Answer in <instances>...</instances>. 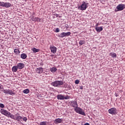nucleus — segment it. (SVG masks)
<instances>
[{
    "mask_svg": "<svg viewBox=\"0 0 125 125\" xmlns=\"http://www.w3.org/2000/svg\"><path fill=\"white\" fill-rule=\"evenodd\" d=\"M33 21H37V22H41V18L33 17L32 18Z\"/></svg>",
    "mask_w": 125,
    "mask_h": 125,
    "instance_id": "18",
    "label": "nucleus"
},
{
    "mask_svg": "<svg viewBox=\"0 0 125 125\" xmlns=\"http://www.w3.org/2000/svg\"><path fill=\"white\" fill-rule=\"evenodd\" d=\"M95 30H96V31H97V32L100 33V32H102V31H103V27H102V26L96 27Z\"/></svg>",
    "mask_w": 125,
    "mask_h": 125,
    "instance_id": "17",
    "label": "nucleus"
},
{
    "mask_svg": "<svg viewBox=\"0 0 125 125\" xmlns=\"http://www.w3.org/2000/svg\"><path fill=\"white\" fill-rule=\"evenodd\" d=\"M10 6H11V3L9 2H4V4H3V7L8 8V7H10Z\"/></svg>",
    "mask_w": 125,
    "mask_h": 125,
    "instance_id": "15",
    "label": "nucleus"
},
{
    "mask_svg": "<svg viewBox=\"0 0 125 125\" xmlns=\"http://www.w3.org/2000/svg\"><path fill=\"white\" fill-rule=\"evenodd\" d=\"M56 33H59L60 32V29L59 28H57L55 30Z\"/></svg>",
    "mask_w": 125,
    "mask_h": 125,
    "instance_id": "29",
    "label": "nucleus"
},
{
    "mask_svg": "<svg viewBox=\"0 0 125 125\" xmlns=\"http://www.w3.org/2000/svg\"><path fill=\"white\" fill-rule=\"evenodd\" d=\"M22 119H23V121H24V122H27V117H23V118H22Z\"/></svg>",
    "mask_w": 125,
    "mask_h": 125,
    "instance_id": "32",
    "label": "nucleus"
},
{
    "mask_svg": "<svg viewBox=\"0 0 125 125\" xmlns=\"http://www.w3.org/2000/svg\"><path fill=\"white\" fill-rule=\"evenodd\" d=\"M21 59H26L27 58V55L25 53H22L21 55Z\"/></svg>",
    "mask_w": 125,
    "mask_h": 125,
    "instance_id": "22",
    "label": "nucleus"
},
{
    "mask_svg": "<svg viewBox=\"0 0 125 125\" xmlns=\"http://www.w3.org/2000/svg\"><path fill=\"white\" fill-rule=\"evenodd\" d=\"M50 71L52 73H55V72H56L57 71V68L55 67H53L50 68Z\"/></svg>",
    "mask_w": 125,
    "mask_h": 125,
    "instance_id": "19",
    "label": "nucleus"
},
{
    "mask_svg": "<svg viewBox=\"0 0 125 125\" xmlns=\"http://www.w3.org/2000/svg\"><path fill=\"white\" fill-rule=\"evenodd\" d=\"M17 67H18V69L22 70V69L25 67V64H24L23 63H19L17 64Z\"/></svg>",
    "mask_w": 125,
    "mask_h": 125,
    "instance_id": "13",
    "label": "nucleus"
},
{
    "mask_svg": "<svg viewBox=\"0 0 125 125\" xmlns=\"http://www.w3.org/2000/svg\"><path fill=\"white\" fill-rule=\"evenodd\" d=\"M11 119H12L13 120H15V121H17L18 122H20V121H21V120L23 119V117L19 116V113H17L15 115V116L13 114L11 115Z\"/></svg>",
    "mask_w": 125,
    "mask_h": 125,
    "instance_id": "1",
    "label": "nucleus"
},
{
    "mask_svg": "<svg viewBox=\"0 0 125 125\" xmlns=\"http://www.w3.org/2000/svg\"><path fill=\"white\" fill-rule=\"evenodd\" d=\"M36 72L38 74H42L43 72V69L42 67H39L36 69Z\"/></svg>",
    "mask_w": 125,
    "mask_h": 125,
    "instance_id": "14",
    "label": "nucleus"
},
{
    "mask_svg": "<svg viewBox=\"0 0 125 125\" xmlns=\"http://www.w3.org/2000/svg\"><path fill=\"white\" fill-rule=\"evenodd\" d=\"M80 89H83V86H80Z\"/></svg>",
    "mask_w": 125,
    "mask_h": 125,
    "instance_id": "36",
    "label": "nucleus"
},
{
    "mask_svg": "<svg viewBox=\"0 0 125 125\" xmlns=\"http://www.w3.org/2000/svg\"><path fill=\"white\" fill-rule=\"evenodd\" d=\"M31 50L33 51L34 53H37V52H40V49H37L36 48H31Z\"/></svg>",
    "mask_w": 125,
    "mask_h": 125,
    "instance_id": "20",
    "label": "nucleus"
},
{
    "mask_svg": "<svg viewBox=\"0 0 125 125\" xmlns=\"http://www.w3.org/2000/svg\"><path fill=\"white\" fill-rule=\"evenodd\" d=\"M63 82L61 81H57L52 83V85L54 86L59 87L60 85L63 84Z\"/></svg>",
    "mask_w": 125,
    "mask_h": 125,
    "instance_id": "7",
    "label": "nucleus"
},
{
    "mask_svg": "<svg viewBox=\"0 0 125 125\" xmlns=\"http://www.w3.org/2000/svg\"><path fill=\"white\" fill-rule=\"evenodd\" d=\"M99 25H100V23H97L96 24V27H98V26H99Z\"/></svg>",
    "mask_w": 125,
    "mask_h": 125,
    "instance_id": "34",
    "label": "nucleus"
},
{
    "mask_svg": "<svg viewBox=\"0 0 125 125\" xmlns=\"http://www.w3.org/2000/svg\"><path fill=\"white\" fill-rule=\"evenodd\" d=\"M60 18L61 17V16L59 17Z\"/></svg>",
    "mask_w": 125,
    "mask_h": 125,
    "instance_id": "40",
    "label": "nucleus"
},
{
    "mask_svg": "<svg viewBox=\"0 0 125 125\" xmlns=\"http://www.w3.org/2000/svg\"><path fill=\"white\" fill-rule=\"evenodd\" d=\"M12 71L16 73V72H17V70H18V67H17V65L14 66L12 68Z\"/></svg>",
    "mask_w": 125,
    "mask_h": 125,
    "instance_id": "21",
    "label": "nucleus"
},
{
    "mask_svg": "<svg viewBox=\"0 0 125 125\" xmlns=\"http://www.w3.org/2000/svg\"><path fill=\"white\" fill-rule=\"evenodd\" d=\"M62 121L63 120H62V119L58 118L55 120L54 123H55V124L57 125L58 124H61V123H62Z\"/></svg>",
    "mask_w": 125,
    "mask_h": 125,
    "instance_id": "16",
    "label": "nucleus"
},
{
    "mask_svg": "<svg viewBox=\"0 0 125 125\" xmlns=\"http://www.w3.org/2000/svg\"><path fill=\"white\" fill-rule=\"evenodd\" d=\"M71 35V32H62L58 35L59 38H64L65 37H69V36Z\"/></svg>",
    "mask_w": 125,
    "mask_h": 125,
    "instance_id": "8",
    "label": "nucleus"
},
{
    "mask_svg": "<svg viewBox=\"0 0 125 125\" xmlns=\"http://www.w3.org/2000/svg\"><path fill=\"white\" fill-rule=\"evenodd\" d=\"M3 92L4 93H7V94H9L10 95H15V92H13V91L10 89H5L3 90Z\"/></svg>",
    "mask_w": 125,
    "mask_h": 125,
    "instance_id": "9",
    "label": "nucleus"
},
{
    "mask_svg": "<svg viewBox=\"0 0 125 125\" xmlns=\"http://www.w3.org/2000/svg\"><path fill=\"white\" fill-rule=\"evenodd\" d=\"M87 4L88 3H86L84 1H83L80 6L78 7L79 9L80 10H85L87 8Z\"/></svg>",
    "mask_w": 125,
    "mask_h": 125,
    "instance_id": "6",
    "label": "nucleus"
},
{
    "mask_svg": "<svg viewBox=\"0 0 125 125\" xmlns=\"http://www.w3.org/2000/svg\"><path fill=\"white\" fill-rule=\"evenodd\" d=\"M108 113L111 114V115H116L117 114V108L112 107L108 109Z\"/></svg>",
    "mask_w": 125,
    "mask_h": 125,
    "instance_id": "10",
    "label": "nucleus"
},
{
    "mask_svg": "<svg viewBox=\"0 0 125 125\" xmlns=\"http://www.w3.org/2000/svg\"><path fill=\"white\" fill-rule=\"evenodd\" d=\"M84 43H85V40H81L79 42V44L80 45H83V44H84Z\"/></svg>",
    "mask_w": 125,
    "mask_h": 125,
    "instance_id": "24",
    "label": "nucleus"
},
{
    "mask_svg": "<svg viewBox=\"0 0 125 125\" xmlns=\"http://www.w3.org/2000/svg\"><path fill=\"white\" fill-rule=\"evenodd\" d=\"M110 56H111L113 58H116L117 57V54L115 53H110L109 54Z\"/></svg>",
    "mask_w": 125,
    "mask_h": 125,
    "instance_id": "23",
    "label": "nucleus"
},
{
    "mask_svg": "<svg viewBox=\"0 0 125 125\" xmlns=\"http://www.w3.org/2000/svg\"><path fill=\"white\" fill-rule=\"evenodd\" d=\"M115 96H116V97H118V96H119V95L117 93H115Z\"/></svg>",
    "mask_w": 125,
    "mask_h": 125,
    "instance_id": "35",
    "label": "nucleus"
},
{
    "mask_svg": "<svg viewBox=\"0 0 125 125\" xmlns=\"http://www.w3.org/2000/svg\"><path fill=\"white\" fill-rule=\"evenodd\" d=\"M84 125H89V123H85Z\"/></svg>",
    "mask_w": 125,
    "mask_h": 125,
    "instance_id": "37",
    "label": "nucleus"
},
{
    "mask_svg": "<svg viewBox=\"0 0 125 125\" xmlns=\"http://www.w3.org/2000/svg\"><path fill=\"white\" fill-rule=\"evenodd\" d=\"M23 93H25V94H28L29 92H30V90L29 89H26L23 90Z\"/></svg>",
    "mask_w": 125,
    "mask_h": 125,
    "instance_id": "26",
    "label": "nucleus"
},
{
    "mask_svg": "<svg viewBox=\"0 0 125 125\" xmlns=\"http://www.w3.org/2000/svg\"><path fill=\"white\" fill-rule=\"evenodd\" d=\"M74 110L75 112H76V113H78V114H80V115H82V116H85V113L81 107L77 106L76 108H74Z\"/></svg>",
    "mask_w": 125,
    "mask_h": 125,
    "instance_id": "3",
    "label": "nucleus"
},
{
    "mask_svg": "<svg viewBox=\"0 0 125 125\" xmlns=\"http://www.w3.org/2000/svg\"><path fill=\"white\" fill-rule=\"evenodd\" d=\"M53 15H54V16H56V17H59V14H57L56 13H54L53 14Z\"/></svg>",
    "mask_w": 125,
    "mask_h": 125,
    "instance_id": "33",
    "label": "nucleus"
},
{
    "mask_svg": "<svg viewBox=\"0 0 125 125\" xmlns=\"http://www.w3.org/2000/svg\"><path fill=\"white\" fill-rule=\"evenodd\" d=\"M75 84H79V83H80V80H76L75 81Z\"/></svg>",
    "mask_w": 125,
    "mask_h": 125,
    "instance_id": "28",
    "label": "nucleus"
},
{
    "mask_svg": "<svg viewBox=\"0 0 125 125\" xmlns=\"http://www.w3.org/2000/svg\"><path fill=\"white\" fill-rule=\"evenodd\" d=\"M0 108H4V104L0 103Z\"/></svg>",
    "mask_w": 125,
    "mask_h": 125,
    "instance_id": "31",
    "label": "nucleus"
},
{
    "mask_svg": "<svg viewBox=\"0 0 125 125\" xmlns=\"http://www.w3.org/2000/svg\"><path fill=\"white\" fill-rule=\"evenodd\" d=\"M3 4L4 2L0 1V6H2V7H3Z\"/></svg>",
    "mask_w": 125,
    "mask_h": 125,
    "instance_id": "30",
    "label": "nucleus"
},
{
    "mask_svg": "<svg viewBox=\"0 0 125 125\" xmlns=\"http://www.w3.org/2000/svg\"><path fill=\"white\" fill-rule=\"evenodd\" d=\"M70 106L73 107V108H77L78 103L75 101H72L69 102Z\"/></svg>",
    "mask_w": 125,
    "mask_h": 125,
    "instance_id": "11",
    "label": "nucleus"
},
{
    "mask_svg": "<svg viewBox=\"0 0 125 125\" xmlns=\"http://www.w3.org/2000/svg\"><path fill=\"white\" fill-rule=\"evenodd\" d=\"M125 8V4H120L117 6L116 9L115 10V12H118V11H122L124 10Z\"/></svg>",
    "mask_w": 125,
    "mask_h": 125,
    "instance_id": "5",
    "label": "nucleus"
},
{
    "mask_svg": "<svg viewBox=\"0 0 125 125\" xmlns=\"http://www.w3.org/2000/svg\"><path fill=\"white\" fill-rule=\"evenodd\" d=\"M50 49L51 50V52L53 53V54L56 53V51H57V48L53 45H51L50 46Z\"/></svg>",
    "mask_w": 125,
    "mask_h": 125,
    "instance_id": "12",
    "label": "nucleus"
},
{
    "mask_svg": "<svg viewBox=\"0 0 125 125\" xmlns=\"http://www.w3.org/2000/svg\"><path fill=\"white\" fill-rule=\"evenodd\" d=\"M57 97L58 100H67L68 99H70V96H68V95H67L65 97L64 96V95L62 94H59V95H57Z\"/></svg>",
    "mask_w": 125,
    "mask_h": 125,
    "instance_id": "4",
    "label": "nucleus"
},
{
    "mask_svg": "<svg viewBox=\"0 0 125 125\" xmlns=\"http://www.w3.org/2000/svg\"><path fill=\"white\" fill-rule=\"evenodd\" d=\"M1 88V86H0V89Z\"/></svg>",
    "mask_w": 125,
    "mask_h": 125,
    "instance_id": "38",
    "label": "nucleus"
},
{
    "mask_svg": "<svg viewBox=\"0 0 125 125\" xmlns=\"http://www.w3.org/2000/svg\"><path fill=\"white\" fill-rule=\"evenodd\" d=\"M14 53H16V54L18 55L20 54V50L18 49H15L14 50Z\"/></svg>",
    "mask_w": 125,
    "mask_h": 125,
    "instance_id": "25",
    "label": "nucleus"
},
{
    "mask_svg": "<svg viewBox=\"0 0 125 125\" xmlns=\"http://www.w3.org/2000/svg\"><path fill=\"white\" fill-rule=\"evenodd\" d=\"M39 125H46V122H42Z\"/></svg>",
    "mask_w": 125,
    "mask_h": 125,
    "instance_id": "27",
    "label": "nucleus"
},
{
    "mask_svg": "<svg viewBox=\"0 0 125 125\" xmlns=\"http://www.w3.org/2000/svg\"><path fill=\"white\" fill-rule=\"evenodd\" d=\"M51 56H53V55H51Z\"/></svg>",
    "mask_w": 125,
    "mask_h": 125,
    "instance_id": "39",
    "label": "nucleus"
},
{
    "mask_svg": "<svg viewBox=\"0 0 125 125\" xmlns=\"http://www.w3.org/2000/svg\"><path fill=\"white\" fill-rule=\"evenodd\" d=\"M0 113L2 115H4V116H6V117H8V118H11V116L13 115L10 112L4 109H0Z\"/></svg>",
    "mask_w": 125,
    "mask_h": 125,
    "instance_id": "2",
    "label": "nucleus"
}]
</instances>
